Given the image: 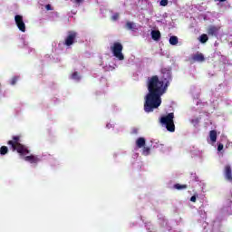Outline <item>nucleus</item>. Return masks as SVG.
Returning <instances> with one entry per match:
<instances>
[{"label": "nucleus", "mask_w": 232, "mask_h": 232, "mask_svg": "<svg viewBox=\"0 0 232 232\" xmlns=\"http://www.w3.org/2000/svg\"><path fill=\"white\" fill-rule=\"evenodd\" d=\"M175 189L180 190V189H188V185H180L179 183L174 185Z\"/></svg>", "instance_id": "17"}, {"label": "nucleus", "mask_w": 232, "mask_h": 232, "mask_svg": "<svg viewBox=\"0 0 232 232\" xmlns=\"http://www.w3.org/2000/svg\"><path fill=\"white\" fill-rule=\"evenodd\" d=\"M169 44L172 46H177L179 44V37L177 36H170L169 38Z\"/></svg>", "instance_id": "14"}, {"label": "nucleus", "mask_w": 232, "mask_h": 232, "mask_svg": "<svg viewBox=\"0 0 232 232\" xmlns=\"http://www.w3.org/2000/svg\"><path fill=\"white\" fill-rule=\"evenodd\" d=\"M150 35H151L153 41H160V37H161L160 31L152 30L150 33Z\"/></svg>", "instance_id": "11"}, {"label": "nucleus", "mask_w": 232, "mask_h": 232, "mask_svg": "<svg viewBox=\"0 0 232 232\" xmlns=\"http://www.w3.org/2000/svg\"><path fill=\"white\" fill-rule=\"evenodd\" d=\"M224 177L227 182H232V169L231 165H226L224 168Z\"/></svg>", "instance_id": "7"}, {"label": "nucleus", "mask_w": 232, "mask_h": 232, "mask_svg": "<svg viewBox=\"0 0 232 232\" xmlns=\"http://www.w3.org/2000/svg\"><path fill=\"white\" fill-rule=\"evenodd\" d=\"M111 19H112V21H117V19H119V14H118V13L114 14L111 16Z\"/></svg>", "instance_id": "23"}, {"label": "nucleus", "mask_w": 232, "mask_h": 232, "mask_svg": "<svg viewBox=\"0 0 232 232\" xmlns=\"http://www.w3.org/2000/svg\"><path fill=\"white\" fill-rule=\"evenodd\" d=\"M209 40V37H208V34H203L199 36V41L200 43H202V44L208 43V41Z\"/></svg>", "instance_id": "15"}, {"label": "nucleus", "mask_w": 232, "mask_h": 232, "mask_svg": "<svg viewBox=\"0 0 232 232\" xmlns=\"http://www.w3.org/2000/svg\"><path fill=\"white\" fill-rule=\"evenodd\" d=\"M160 6H168V0H161L160 2Z\"/></svg>", "instance_id": "22"}, {"label": "nucleus", "mask_w": 232, "mask_h": 232, "mask_svg": "<svg viewBox=\"0 0 232 232\" xmlns=\"http://www.w3.org/2000/svg\"><path fill=\"white\" fill-rule=\"evenodd\" d=\"M45 8H46V10H52V5H46Z\"/></svg>", "instance_id": "27"}, {"label": "nucleus", "mask_w": 232, "mask_h": 232, "mask_svg": "<svg viewBox=\"0 0 232 232\" xmlns=\"http://www.w3.org/2000/svg\"><path fill=\"white\" fill-rule=\"evenodd\" d=\"M8 146H11L13 151H17L19 155H28L30 150L21 143V136H13L11 140L7 141Z\"/></svg>", "instance_id": "2"}, {"label": "nucleus", "mask_w": 232, "mask_h": 232, "mask_svg": "<svg viewBox=\"0 0 232 232\" xmlns=\"http://www.w3.org/2000/svg\"><path fill=\"white\" fill-rule=\"evenodd\" d=\"M122 50H124V46L121 42H114L111 46V52H112V55L118 59V61H124V53H122Z\"/></svg>", "instance_id": "4"}, {"label": "nucleus", "mask_w": 232, "mask_h": 232, "mask_svg": "<svg viewBox=\"0 0 232 232\" xmlns=\"http://www.w3.org/2000/svg\"><path fill=\"white\" fill-rule=\"evenodd\" d=\"M192 59L193 61H197V63H204L206 61V58L202 53L194 54Z\"/></svg>", "instance_id": "10"}, {"label": "nucleus", "mask_w": 232, "mask_h": 232, "mask_svg": "<svg viewBox=\"0 0 232 232\" xmlns=\"http://www.w3.org/2000/svg\"><path fill=\"white\" fill-rule=\"evenodd\" d=\"M71 79H72L73 81H81V75L79 74V72H74L72 74Z\"/></svg>", "instance_id": "16"}, {"label": "nucleus", "mask_w": 232, "mask_h": 232, "mask_svg": "<svg viewBox=\"0 0 232 232\" xmlns=\"http://www.w3.org/2000/svg\"><path fill=\"white\" fill-rule=\"evenodd\" d=\"M6 153H8V147L2 146L0 148V155H6Z\"/></svg>", "instance_id": "19"}, {"label": "nucleus", "mask_w": 232, "mask_h": 232, "mask_svg": "<svg viewBox=\"0 0 232 232\" xmlns=\"http://www.w3.org/2000/svg\"><path fill=\"white\" fill-rule=\"evenodd\" d=\"M190 202H197V197L196 196H192L190 198Z\"/></svg>", "instance_id": "25"}, {"label": "nucleus", "mask_w": 232, "mask_h": 232, "mask_svg": "<svg viewBox=\"0 0 232 232\" xmlns=\"http://www.w3.org/2000/svg\"><path fill=\"white\" fill-rule=\"evenodd\" d=\"M136 146L139 149L144 148V146H146V139L142 137L138 138L136 140Z\"/></svg>", "instance_id": "12"}, {"label": "nucleus", "mask_w": 232, "mask_h": 232, "mask_svg": "<svg viewBox=\"0 0 232 232\" xmlns=\"http://www.w3.org/2000/svg\"><path fill=\"white\" fill-rule=\"evenodd\" d=\"M24 159L26 162H30V164H38V162H41V159L34 155L26 156Z\"/></svg>", "instance_id": "9"}, {"label": "nucleus", "mask_w": 232, "mask_h": 232, "mask_svg": "<svg viewBox=\"0 0 232 232\" xmlns=\"http://www.w3.org/2000/svg\"><path fill=\"white\" fill-rule=\"evenodd\" d=\"M209 137L211 142H217V130H212L209 131Z\"/></svg>", "instance_id": "13"}, {"label": "nucleus", "mask_w": 232, "mask_h": 232, "mask_svg": "<svg viewBox=\"0 0 232 232\" xmlns=\"http://www.w3.org/2000/svg\"><path fill=\"white\" fill-rule=\"evenodd\" d=\"M150 151H151L150 147H145V146L143 147V151H142L143 155H150Z\"/></svg>", "instance_id": "21"}, {"label": "nucleus", "mask_w": 232, "mask_h": 232, "mask_svg": "<svg viewBox=\"0 0 232 232\" xmlns=\"http://www.w3.org/2000/svg\"><path fill=\"white\" fill-rule=\"evenodd\" d=\"M219 31H220V27L210 25L207 30V34L208 35H211L212 37H217V35H218Z\"/></svg>", "instance_id": "8"}, {"label": "nucleus", "mask_w": 232, "mask_h": 232, "mask_svg": "<svg viewBox=\"0 0 232 232\" xmlns=\"http://www.w3.org/2000/svg\"><path fill=\"white\" fill-rule=\"evenodd\" d=\"M222 150H224V144L219 143V144L218 145V151H222Z\"/></svg>", "instance_id": "24"}, {"label": "nucleus", "mask_w": 232, "mask_h": 232, "mask_svg": "<svg viewBox=\"0 0 232 232\" xmlns=\"http://www.w3.org/2000/svg\"><path fill=\"white\" fill-rule=\"evenodd\" d=\"M175 119V114L173 112L169 113L166 116H162L160 120V122L165 126L168 131H170V133H173L175 131V121H173Z\"/></svg>", "instance_id": "3"}, {"label": "nucleus", "mask_w": 232, "mask_h": 232, "mask_svg": "<svg viewBox=\"0 0 232 232\" xmlns=\"http://www.w3.org/2000/svg\"><path fill=\"white\" fill-rule=\"evenodd\" d=\"M215 1H219V3H224V2H226L227 0H215Z\"/></svg>", "instance_id": "28"}, {"label": "nucleus", "mask_w": 232, "mask_h": 232, "mask_svg": "<svg viewBox=\"0 0 232 232\" xmlns=\"http://www.w3.org/2000/svg\"><path fill=\"white\" fill-rule=\"evenodd\" d=\"M161 73L162 76L160 79L157 75L148 78L147 86L149 92L145 97L144 102V111L146 113H151V111L157 110L162 104L160 97L168 92V88L171 84V70L162 68Z\"/></svg>", "instance_id": "1"}, {"label": "nucleus", "mask_w": 232, "mask_h": 232, "mask_svg": "<svg viewBox=\"0 0 232 232\" xmlns=\"http://www.w3.org/2000/svg\"><path fill=\"white\" fill-rule=\"evenodd\" d=\"M18 81H19V77L18 76H14V77H13L11 79L10 84H12V86H14V84H16Z\"/></svg>", "instance_id": "20"}, {"label": "nucleus", "mask_w": 232, "mask_h": 232, "mask_svg": "<svg viewBox=\"0 0 232 232\" xmlns=\"http://www.w3.org/2000/svg\"><path fill=\"white\" fill-rule=\"evenodd\" d=\"M77 32L75 31H69L67 33V36L64 39L63 44L65 46H72V44H75V43H77L76 39H77Z\"/></svg>", "instance_id": "5"}, {"label": "nucleus", "mask_w": 232, "mask_h": 232, "mask_svg": "<svg viewBox=\"0 0 232 232\" xmlns=\"http://www.w3.org/2000/svg\"><path fill=\"white\" fill-rule=\"evenodd\" d=\"M14 23L18 28V30H20V32H26V24H24V21L23 20V15L21 14H16L14 16Z\"/></svg>", "instance_id": "6"}, {"label": "nucleus", "mask_w": 232, "mask_h": 232, "mask_svg": "<svg viewBox=\"0 0 232 232\" xmlns=\"http://www.w3.org/2000/svg\"><path fill=\"white\" fill-rule=\"evenodd\" d=\"M126 28L127 30H135V24H133L132 22H127Z\"/></svg>", "instance_id": "18"}, {"label": "nucleus", "mask_w": 232, "mask_h": 232, "mask_svg": "<svg viewBox=\"0 0 232 232\" xmlns=\"http://www.w3.org/2000/svg\"><path fill=\"white\" fill-rule=\"evenodd\" d=\"M74 3L76 5H81V3H82V0H74Z\"/></svg>", "instance_id": "26"}]
</instances>
